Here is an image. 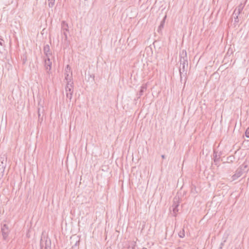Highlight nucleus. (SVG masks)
<instances>
[{
    "label": "nucleus",
    "mask_w": 249,
    "mask_h": 249,
    "mask_svg": "<svg viewBox=\"0 0 249 249\" xmlns=\"http://www.w3.org/2000/svg\"><path fill=\"white\" fill-rule=\"evenodd\" d=\"M179 73L180 77H182V75L185 76L187 74L188 69V58L187 55V52L185 50H183L179 53Z\"/></svg>",
    "instance_id": "obj_1"
},
{
    "label": "nucleus",
    "mask_w": 249,
    "mask_h": 249,
    "mask_svg": "<svg viewBox=\"0 0 249 249\" xmlns=\"http://www.w3.org/2000/svg\"><path fill=\"white\" fill-rule=\"evenodd\" d=\"M40 249H51V241L47 238H42L40 242Z\"/></svg>",
    "instance_id": "obj_2"
},
{
    "label": "nucleus",
    "mask_w": 249,
    "mask_h": 249,
    "mask_svg": "<svg viewBox=\"0 0 249 249\" xmlns=\"http://www.w3.org/2000/svg\"><path fill=\"white\" fill-rule=\"evenodd\" d=\"M1 231L3 240H6L10 232V230L7 224H4L1 226Z\"/></svg>",
    "instance_id": "obj_3"
},
{
    "label": "nucleus",
    "mask_w": 249,
    "mask_h": 249,
    "mask_svg": "<svg viewBox=\"0 0 249 249\" xmlns=\"http://www.w3.org/2000/svg\"><path fill=\"white\" fill-rule=\"evenodd\" d=\"M5 166H6L5 161H4V160H3L0 162V180L3 177Z\"/></svg>",
    "instance_id": "obj_4"
},
{
    "label": "nucleus",
    "mask_w": 249,
    "mask_h": 249,
    "mask_svg": "<svg viewBox=\"0 0 249 249\" xmlns=\"http://www.w3.org/2000/svg\"><path fill=\"white\" fill-rule=\"evenodd\" d=\"M45 67L47 71V72L49 73V71H51L52 68V62L51 61L49 57L47 58L45 60Z\"/></svg>",
    "instance_id": "obj_5"
},
{
    "label": "nucleus",
    "mask_w": 249,
    "mask_h": 249,
    "mask_svg": "<svg viewBox=\"0 0 249 249\" xmlns=\"http://www.w3.org/2000/svg\"><path fill=\"white\" fill-rule=\"evenodd\" d=\"M243 172L241 170V169L238 168L235 171V174L232 175L231 177V178L233 180L237 179L238 178L241 176V175L243 174Z\"/></svg>",
    "instance_id": "obj_6"
},
{
    "label": "nucleus",
    "mask_w": 249,
    "mask_h": 249,
    "mask_svg": "<svg viewBox=\"0 0 249 249\" xmlns=\"http://www.w3.org/2000/svg\"><path fill=\"white\" fill-rule=\"evenodd\" d=\"M245 4L242 3L240 4L237 8L234 10L233 15H239V14L241 13L244 7Z\"/></svg>",
    "instance_id": "obj_7"
},
{
    "label": "nucleus",
    "mask_w": 249,
    "mask_h": 249,
    "mask_svg": "<svg viewBox=\"0 0 249 249\" xmlns=\"http://www.w3.org/2000/svg\"><path fill=\"white\" fill-rule=\"evenodd\" d=\"M43 51L47 58L49 57V56L52 55V53L50 51V46L48 44H47L44 46L43 48Z\"/></svg>",
    "instance_id": "obj_8"
},
{
    "label": "nucleus",
    "mask_w": 249,
    "mask_h": 249,
    "mask_svg": "<svg viewBox=\"0 0 249 249\" xmlns=\"http://www.w3.org/2000/svg\"><path fill=\"white\" fill-rule=\"evenodd\" d=\"M70 82V81L67 82V84L65 87L66 93H68V92L73 93V86H72L73 83H72L71 84H70L69 83Z\"/></svg>",
    "instance_id": "obj_9"
},
{
    "label": "nucleus",
    "mask_w": 249,
    "mask_h": 249,
    "mask_svg": "<svg viewBox=\"0 0 249 249\" xmlns=\"http://www.w3.org/2000/svg\"><path fill=\"white\" fill-rule=\"evenodd\" d=\"M65 71H66V72L65 73V79L68 81H71V77L70 76V77L69 78L68 77H69V73L68 72H71V67L69 66V65H68L66 68H65Z\"/></svg>",
    "instance_id": "obj_10"
},
{
    "label": "nucleus",
    "mask_w": 249,
    "mask_h": 249,
    "mask_svg": "<svg viewBox=\"0 0 249 249\" xmlns=\"http://www.w3.org/2000/svg\"><path fill=\"white\" fill-rule=\"evenodd\" d=\"M136 241H128L127 249H136Z\"/></svg>",
    "instance_id": "obj_11"
},
{
    "label": "nucleus",
    "mask_w": 249,
    "mask_h": 249,
    "mask_svg": "<svg viewBox=\"0 0 249 249\" xmlns=\"http://www.w3.org/2000/svg\"><path fill=\"white\" fill-rule=\"evenodd\" d=\"M213 157L214 163L216 165H217L220 160V157L219 156L217 155V152H215V151L213 152Z\"/></svg>",
    "instance_id": "obj_12"
},
{
    "label": "nucleus",
    "mask_w": 249,
    "mask_h": 249,
    "mask_svg": "<svg viewBox=\"0 0 249 249\" xmlns=\"http://www.w3.org/2000/svg\"><path fill=\"white\" fill-rule=\"evenodd\" d=\"M61 29L62 31H69L68 24L65 21L61 22Z\"/></svg>",
    "instance_id": "obj_13"
},
{
    "label": "nucleus",
    "mask_w": 249,
    "mask_h": 249,
    "mask_svg": "<svg viewBox=\"0 0 249 249\" xmlns=\"http://www.w3.org/2000/svg\"><path fill=\"white\" fill-rule=\"evenodd\" d=\"M147 83L143 84L142 85V86L141 87V89L139 91V97H140L143 94V92L147 89Z\"/></svg>",
    "instance_id": "obj_14"
},
{
    "label": "nucleus",
    "mask_w": 249,
    "mask_h": 249,
    "mask_svg": "<svg viewBox=\"0 0 249 249\" xmlns=\"http://www.w3.org/2000/svg\"><path fill=\"white\" fill-rule=\"evenodd\" d=\"M179 197L176 196L173 199L172 207H178L179 204Z\"/></svg>",
    "instance_id": "obj_15"
},
{
    "label": "nucleus",
    "mask_w": 249,
    "mask_h": 249,
    "mask_svg": "<svg viewBox=\"0 0 249 249\" xmlns=\"http://www.w3.org/2000/svg\"><path fill=\"white\" fill-rule=\"evenodd\" d=\"M166 18V16H165L164 17V18L160 22V25H159L158 29V32L159 33H160L164 27L165 19Z\"/></svg>",
    "instance_id": "obj_16"
},
{
    "label": "nucleus",
    "mask_w": 249,
    "mask_h": 249,
    "mask_svg": "<svg viewBox=\"0 0 249 249\" xmlns=\"http://www.w3.org/2000/svg\"><path fill=\"white\" fill-rule=\"evenodd\" d=\"M248 165L246 163L244 162L239 168L241 169L243 173H246L248 171Z\"/></svg>",
    "instance_id": "obj_17"
},
{
    "label": "nucleus",
    "mask_w": 249,
    "mask_h": 249,
    "mask_svg": "<svg viewBox=\"0 0 249 249\" xmlns=\"http://www.w3.org/2000/svg\"><path fill=\"white\" fill-rule=\"evenodd\" d=\"M234 160L235 157L233 156H230L227 158L226 162L232 163L234 161Z\"/></svg>",
    "instance_id": "obj_18"
},
{
    "label": "nucleus",
    "mask_w": 249,
    "mask_h": 249,
    "mask_svg": "<svg viewBox=\"0 0 249 249\" xmlns=\"http://www.w3.org/2000/svg\"><path fill=\"white\" fill-rule=\"evenodd\" d=\"M66 93L67 98L68 99H69L70 102H71V98H72V97L73 93L68 92V93Z\"/></svg>",
    "instance_id": "obj_19"
},
{
    "label": "nucleus",
    "mask_w": 249,
    "mask_h": 249,
    "mask_svg": "<svg viewBox=\"0 0 249 249\" xmlns=\"http://www.w3.org/2000/svg\"><path fill=\"white\" fill-rule=\"evenodd\" d=\"M49 1V6L52 8L54 5L55 0H48Z\"/></svg>",
    "instance_id": "obj_20"
},
{
    "label": "nucleus",
    "mask_w": 249,
    "mask_h": 249,
    "mask_svg": "<svg viewBox=\"0 0 249 249\" xmlns=\"http://www.w3.org/2000/svg\"><path fill=\"white\" fill-rule=\"evenodd\" d=\"M178 236L180 238H183L185 236V233H184V229H182V230L181 231H180V232L178 233Z\"/></svg>",
    "instance_id": "obj_21"
},
{
    "label": "nucleus",
    "mask_w": 249,
    "mask_h": 249,
    "mask_svg": "<svg viewBox=\"0 0 249 249\" xmlns=\"http://www.w3.org/2000/svg\"><path fill=\"white\" fill-rule=\"evenodd\" d=\"M38 119L39 120H43V116H41V113H40V109L39 108H38Z\"/></svg>",
    "instance_id": "obj_22"
},
{
    "label": "nucleus",
    "mask_w": 249,
    "mask_h": 249,
    "mask_svg": "<svg viewBox=\"0 0 249 249\" xmlns=\"http://www.w3.org/2000/svg\"><path fill=\"white\" fill-rule=\"evenodd\" d=\"M245 136L246 137L249 138V127L246 130Z\"/></svg>",
    "instance_id": "obj_23"
},
{
    "label": "nucleus",
    "mask_w": 249,
    "mask_h": 249,
    "mask_svg": "<svg viewBox=\"0 0 249 249\" xmlns=\"http://www.w3.org/2000/svg\"><path fill=\"white\" fill-rule=\"evenodd\" d=\"M68 31H62V34H63V35L65 37V40H67V32Z\"/></svg>",
    "instance_id": "obj_24"
},
{
    "label": "nucleus",
    "mask_w": 249,
    "mask_h": 249,
    "mask_svg": "<svg viewBox=\"0 0 249 249\" xmlns=\"http://www.w3.org/2000/svg\"><path fill=\"white\" fill-rule=\"evenodd\" d=\"M173 211L174 213H176L178 211V207H173Z\"/></svg>",
    "instance_id": "obj_25"
},
{
    "label": "nucleus",
    "mask_w": 249,
    "mask_h": 249,
    "mask_svg": "<svg viewBox=\"0 0 249 249\" xmlns=\"http://www.w3.org/2000/svg\"><path fill=\"white\" fill-rule=\"evenodd\" d=\"M234 16V22H238V15H233Z\"/></svg>",
    "instance_id": "obj_26"
},
{
    "label": "nucleus",
    "mask_w": 249,
    "mask_h": 249,
    "mask_svg": "<svg viewBox=\"0 0 249 249\" xmlns=\"http://www.w3.org/2000/svg\"><path fill=\"white\" fill-rule=\"evenodd\" d=\"M225 241H226L225 240L223 242L221 243V244H220V247H221V249H222L223 246H224V242H225Z\"/></svg>",
    "instance_id": "obj_27"
},
{
    "label": "nucleus",
    "mask_w": 249,
    "mask_h": 249,
    "mask_svg": "<svg viewBox=\"0 0 249 249\" xmlns=\"http://www.w3.org/2000/svg\"><path fill=\"white\" fill-rule=\"evenodd\" d=\"M161 157L163 159H164L165 158V156L164 155H162Z\"/></svg>",
    "instance_id": "obj_28"
},
{
    "label": "nucleus",
    "mask_w": 249,
    "mask_h": 249,
    "mask_svg": "<svg viewBox=\"0 0 249 249\" xmlns=\"http://www.w3.org/2000/svg\"><path fill=\"white\" fill-rule=\"evenodd\" d=\"M218 249H221V247H219Z\"/></svg>",
    "instance_id": "obj_29"
},
{
    "label": "nucleus",
    "mask_w": 249,
    "mask_h": 249,
    "mask_svg": "<svg viewBox=\"0 0 249 249\" xmlns=\"http://www.w3.org/2000/svg\"><path fill=\"white\" fill-rule=\"evenodd\" d=\"M142 249H147L146 248H143Z\"/></svg>",
    "instance_id": "obj_30"
},
{
    "label": "nucleus",
    "mask_w": 249,
    "mask_h": 249,
    "mask_svg": "<svg viewBox=\"0 0 249 249\" xmlns=\"http://www.w3.org/2000/svg\"><path fill=\"white\" fill-rule=\"evenodd\" d=\"M25 60H23V63H25Z\"/></svg>",
    "instance_id": "obj_31"
},
{
    "label": "nucleus",
    "mask_w": 249,
    "mask_h": 249,
    "mask_svg": "<svg viewBox=\"0 0 249 249\" xmlns=\"http://www.w3.org/2000/svg\"><path fill=\"white\" fill-rule=\"evenodd\" d=\"M25 60H23V63H25Z\"/></svg>",
    "instance_id": "obj_32"
}]
</instances>
